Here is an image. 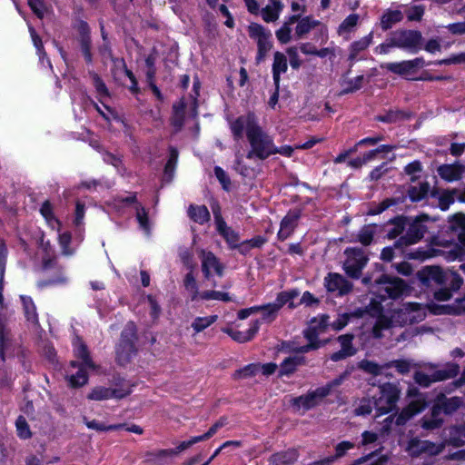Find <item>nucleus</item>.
<instances>
[{"label": "nucleus", "instance_id": "1", "mask_svg": "<svg viewBox=\"0 0 465 465\" xmlns=\"http://www.w3.org/2000/svg\"><path fill=\"white\" fill-rule=\"evenodd\" d=\"M247 139L251 145V150L247 153L248 159L257 157L260 160H265L275 153L276 146L272 137L259 124L248 132Z\"/></svg>", "mask_w": 465, "mask_h": 465}, {"label": "nucleus", "instance_id": "2", "mask_svg": "<svg viewBox=\"0 0 465 465\" xmlns=\"http://www.w3.org/2000/svg\"><path fill=\"white\" fill-rule=\"evenodd\" d=\"M407 231L394 243L396 248H402L421 240L428 232L427 223L431 221L428 214H420L416 217H407Z\"/></svg>", "mask_w": 465, "mask_h": 465}, {"label": "nucleus", "instance_id": "3", "mask_svg": "<svg viewBox=\"0 0 465 465\" xmlns=\"http://www.w3.org/2000/svg\"><path fill=\"white\" fill-rule=\"evenodd\" d=\"M137 330L134 322H128L124 327L121 341L116 351V360L121 365L130 362L132 357L136 354Z\"/></svg>", "mask_w": 465, "mask_h": 465}, {"label": "nucleus", "instance_id": "4", "mask_svg": "<svg viewBox=\"0 0 465 465\" xmlns=\"http://www.w3.org/2000/svg\"><path fill=\"white\" fill-rule=\"evenodd\" d=\"M379 394L373 396L374 408L380 414L391 412L396 409L401 390L395 383L386 382L378 388Z\"/></svg>", "mask_w": 465, "mask_h": 465}, {"label": "nucleus", "instance_id": "5", "mask_svg": "<svg viewBox=\"0 0 465 465\" xmlns=\"http://www.w3.org/2000/svg\"><path fill=\"white\" fill-rule=\"evenodd\" d=\"M460 372V365L455 362L446 363L441 370L428 375L422 371H416L413 379L417 384L428 388L431 383L446 381L456 377Z\"/></svg>", "mask_w": 465, "mask_h": 465}, {"label": "nucleus", "instance_id": "6", "mask_svg": "<svg viewBox=\"0 0 465 465\" xmlns=\"http://www.w3.org/2000/svg\"><path fill=\"white\" fill-rule=\"evenodd\" d=\"M395 325L404 326L418 323L425 319L426 312L420 303H404L401 308L392 312Z\"/></svg>", "mask_w": 465, "mask_h": 465}, {"label": "nucleus", "instance_id": "7", "mask_svg": "<svg viewBox=\"0 0 465 465\" xmlns=\"http://www.w3.org/2000/svg\"><path fill=\"white\" fill-rule=\"evenodd\" d=\"M299 291L294 289L291 291L282 292L278 294L276 302L260 306V311L262 312V322H271L274 320L276 312L285 304L289 303V308L296 307L292 300L297 297Z\"/></svg>", "mask_w": 465, "mask_h": 465}, {"label": "nucleus", "instance_id": "8", "mask_svg": "<svg viewBox=\"0 0 465 465\" xmlns=\"http://www.w3.org/2000/svg\"><path fill=\"white\" fill-rule=\"evenodd\" d=\"M345 254L347 258L343 262V269L346 274L352 279H359L369 260L367 255L359 248L348 249Z\"/></svg>", "mask_w": 465, "mask_h": 465}, {"label": "nucleus", "instance_id": "9", "mask_svg": "<svg viewBox=\"0 0 465 465\" xmlns=\"http://www.w3.org/2000/svg\"><path fill=\"white\" fill-rule=\"evenodd\" d=\"M379 285V292H384L388 298L397 299L401 297L408 289L404 280L397 276L382 274L374 281Z\"/></svg>", "mask_w": 465, "mask_h": 465}, {"label": "nucleus", "instance_id": "10", "mask_svg": "<svg viewBox=\"0 0 465 465\" xmlns=\"http://www.w3.org/2000/svg\"><path fill=\"white\" fill-rule=\"evenodd\" d=\"M417 278L422 286L434 288L446 285L449 277L440 266H425L417 272Z\"/></svg>", "mask_w": 465, "mask_h": 465}, {"label": "nucleus", "instance_id": "11", "mask_svg": "<svg viewBox=\"0 0 465 465\" xmlns=\"http://www.w3.org/2000/svg\"><path fill=\"white\" fill-rule=\"evenodd\" d=\"M391 45L402 49H417L421 42L422 35L416 30H397L390 35Z\"/></svg>", "mask_w": 465, "mask_h": 465}, {"label": "nucleus", "instance_id": "12", "mask_svg": "<svg viewBox=\"0 0 465 465\" xmlns=\"http://www.w3.org/2000/svg\"><path fill=\"white\" fill-rule=\"evenodd\" d=\"M445 445L436 444L429 440L412 439L408 445V451L412 457H419L421 454L435 456L443 451Z\"/></svg>", "mask_w": 465, "mask_h": 465}, {"label": "nucleus", "instance_id": "13", "mask_svg": "<svg viewBox=\"0 0 465 465\" xmlns=\"http://www.w3.org/2000/svg\"><path fill=\"white\" fill-rule=\"evenodd\" d=\"M324 286L329 292H337L339 295H344L351 292L353 284L343 275L336 272H330L324 279Z\"/></svg>", "mask_w": 465, "mask_h": 465}, {"label": "nucleus", "instance_id": "14", "mask_svg": "<svg viewBox=\"0 0 465 465\" xmlns=\"http://www.w3.org/2000/svg\"><path fill=\"white\" fill-rule=\"evenodd\" d=\"M131 385L119 389H111L105 387H95L87 396L92 401H104L111 398L118 400L124 399L132 392Z\"/></svg>", "mask_w": 465, "mask_h": 465}, {"label": "nucleus", "instance_id": "15", "mask_svg": "<svg viewBox=\"0 0 465 465\" xmlns=\"http://www.w3.org/2000/svg\"><path fill=\"white\" fill-rule=\"evenodd\" d=\"M303 335L308 343L294 350H297L300 353H304L311 350H317L320 347V322L316 317L310 321L308 327L303 331Z\"/></svg>", "mask_w": 465, "mask_h": 465}, {"label": "nucleus", "instance_id": "16", "mask_svg": "<svg viewBox=\"0 0 465 465\" xmlns=\"http://www.w3.org/2000/svg\"><path fill=\"white\" fill-rule=\"evenodd\" d=\"M384 367L386 369L395 368L398 373L405 375L410 373L413 369H420L424 367L430 370H434L437 366L431 362H414L410 359H399L385 363Z\"/></svg>", "mask_w": 465, "mask_h": 465}, {"label": "nucleus", "instance_id": "17", "mask_svg": "<svg viewBox=\"0 0 465 465\" xmlns=\"http://www.w3.org/2000/svg\"><path fill=\"white\" fill-rule=\"evenodd\" d=\"M258 125L254 114L248 113L246 115L239 116L231 124L232 134L236 140L242 138L243 131L246 130V136L248 137V132L251 129Z\"/></svg>", "mask_w": 465, "mask_h": 465}, {"label": "nucleus", "instance_id": "18", "mask_svg": "<svg viewBox=\"0 0 465 465\" xmlns=\"http://www.w3.org/2000/svg\"><path fill=\"white\" fill-rule=\"evenodd\" d=\"M425 62L422 58H415L414 60L403 61L401 63H389L382 64L381 67L393 74L403 75L414 73L417 69L422 68Z\"/></svg>", "mask_w": 465, "mask_h": 465}, {"label": "nucleus", "instance_id": "19", "mask_svg": "<svg viewBox=\"0 0 465 465\" xmlns=\"http://www.w3.org/2000/svg\"><path fill=\"white\" fill-rule=\"evenodd\" d=\"M320 401V393L318 390L309 392L291 400V405L295 411H302L305 412L318 405Z\"/></svg>", "mask_w": 465, "mask_h": 465}, {"label": "nucleus", "instance_id": "20", "mask_svg": "<svg viewBox=\"0 0 465 465\" xmlns=\"http://www.w3.org/2000/svg\"><path fill=\"white\" fill-rule=\"evenodd\" d=\"M12 340L6 327L5 320L0 315V361L5 362L11 356Z\"/></svg>", "mask_w": 465, "mask_h": 465}, {"label": "nucleus", "instance_id": "21", "mask_svg": "<svg viewBox=\"0 0 465 465\" xmlns=\"http://www.w3.org/2000/svg\"><path fill=\"white\" fill-rule=\"evenodd\" d=\"M299 210L290 211L287 215L282 219L281 223V228L278 232V237L280 240H285L288 238L297 225L298 219L300 217Z\"/></svg>", "mask_w": 465, "mask_h": 465}, {"label": "nucleus", "instance_id": "22", "mask_svg": "<svg viewBox=\"0 0 465 465\" xmlns=\"http://www.w3.org/2000/svg\"><path fill=\"white\" fill-rule=\"evenodd\" d=\"M408 220L406 216H397L393 219H391L388 223L386 230L387 237L389 239H395L400 236L404 230L407 228Z\"/></svg>", "mask_w": 465, "mask_h": 465}, {"label": "nucleus", "instance_id": "23", "mask_svg": "<svg viewBox=\"0 0 465 465\" xmlns=\"http://www.w3.org/2000/svg\"><path fill=\"white\" fill-rule=\"evenodd\" d=\"M297 450L291 449L286 451L272 454L269 461L272 465H291L297 460Z\"/></svg>", "mask_w": 465, "mask_h": 465}, {"label": "nucleus", "instance_id": "24", "mask_svg": "<svg viewBox=\"0 0 465 465\" xmlns=\"http://www.w3.org/2000/svg\"><path fill=\"white\" fill-rule=\"evenodd\" d=\"M450 229L456 234L460 244L465 248V214L454 215Z\"/></svg>", "mask_w": 465, "mask_h": 465}, {"label": "nucleus", "instance_id": "25", "mask_svg": "<svg viewBox=\"0 0 465 465\" xmlns=\"http://www.w3.org/2000/svg\"><path fill=\"white\" fill-rule=\"evenodd\" d=\"M439 402L445 414H451L455 412L462 404V399L460 397L447 398L444 392L437 395Z\"/></svg>", "mask_w": 465, "mask_h": 465}, {"label": "nucleus", "instance_id": "26", "mask_svg": "<svg viewBox=\"0 0 465 465\" xmlns=\"http://www.w3.org/2000/svg\"><path fill=\"white\" fill-rule=\"evenodd\" d=\"M463 171L464 167L460 164H443L438 168L440 177L447 181L459 180Z\"/></svg>", "mask_w": 465, "mask_h": 465}, {"label": "nucleus", "instance_id": "27", "mask_svg": "<svg viewBox=\"0 0 465 465\" xmlns=\"http://www.w3.org/2000/svg\"><path fill=\"white\" fill-rule=\"evenodd\" d=\"M20 299L23 303V309L25 312V316L28 322H30L35 326H38V315L36 312V307L32 298L25 295H21Z\"/></svg>", "mask_w": 465, "mask_h": 465}, {"label": "nucleus", "instance_id": "28", "mask_svg": "<svg viewBox=\"0 0 465 465\" xmlns=\"http://www.w3.org/2000/svg\"><path fill=\"white\" fill-rule=\"evenodd\" d=\"M287 70V59L285 55L280 52L274 54V60L272 64V74L274 84L279 87L280 74Z\"/></svg>", "mask_w": 465, "mask_h": 465}, {"label": "nucleus", "instance_id": "29", "mask_svg": "<svg viewBox=\"0 0 465 465\" xmlns=\"http://www.w3.org/2000/svg\"><path fill=\"white\" fill-rule=\"evenodd\" d=\"M188 215L193 221L200 224L208 222L211 217L205 205H190L188 208Z\"/></svg>", "mask_w": 465, "mask_h": 465}, {"label": "nucleus", "instance_id": "30", "mask_svg": "<svg viewBox=\"0 0 465 465\" xmlns=\"http://www.w3.org/2000/svg\"><path fill=\"white\" fill-rule=\"evenodd\" d=\"M217 231L225 239L232 249H236L238 247L240 236L238 232H236L231 227L227 226L226 223L220 222Z\"/></svg>", "mask_w": 465, "mask_h": 465}, {"label": "nucleus", "instance_id": "31", "mask_svg": "<svg viewBox=\"0 0 465 465\" xmlns=\"http://www.w3.org/2000/svg\"><path fill=\"white\" fill-rule=\"evenodd\" d=\"M114 68L113 69V75L116 78L118 74L124 73L132 82V86L130 87L131 91L135 93L138 91L137 81L135 79L134 74L127 69L126 64L123 59H115L114 60Z\"/></svg>", "mask_w": 465, "mask_h": 465}, {"label": "nucleus", "instance_id": "32", "mask_svg": "<svg viewBox=\"0 0 465 465\" xmlns=\"http://www.w3.org/2000/svg\"><path fill=\"white\" fill-rule=\"evenodd\" d=\"M403 15L400 10H388L381 18V26L382 30L390 29L394 24L401 21Z\"/></svg>", "mask_w": 465, "mask_h": 465}, {"label": "nucleus", "instance_id": "33", "mask_svg": "<svg viewBox=\"0 0 465 465\" xmlns=\"http://www.w3.org/2000/svg\"><path fill=\"white\" fill-rule=\"evenodd\" d=\"M178 159V151L174 147H170L169 159L164 167L163 181L171 182L173 177L174 168Z\"/></svg>", "mask_w": 465, "mask_h": 465}, {"label": "nucleus", "instance_id": "34", "mask_svg": "<svg viewBox=\"0 0 465 465\" xmlns=\"http://www.w3.org/2000/svg\"><path fill=\"white\" fill-rule=\"evenodd\" d=\"M302 357L293 356L286 358L280 366V375H290L293 373L298 365L302 362Z\"/></svg>", "mask_w": 465, "mask_h": 465}, {"label": "nucleus", "instance_id": "35", "mask_svg": "<svg viewBox=\"0 0 465 465\" xmlns=\"http://www.w3.org/2000/svg\"><path fill=\"white\" fill-rule=\"evenodd\" d=\"M271 35H272V34L269 32L267 35H265L264 36H262L257 40V45H258V54L256 56L257 63L262 62L265 58L267 53L271 50L272 44L269 41V38L271 37Z\"/></svg>", "mask_w": 465, "mask_h": 465}, {"label": "nucleus", "instance_id": "36", "mask_svg": "<svg viewBox=\"0 0 465 465\" xmlns=\"http://www.w3.org/2000/svg\"><path fill=\"white\" fill-rule=\"evenodd\" d=\"M429 183H421L419 186H411L408 190L409 196L412 202H417L423 199L429 193Z\"/></svg>", "mask_w": 465, "mask_h": 465}, {"label": "nucleus", "instance_id": "37", "mask_svg": "<svg viewBox=\"0 0 465 465\" xmlns=\"http://www.w3.org/2000/svg\"><path fill=\"white\" fill-rule=\"evenodd\" d=\"M409 117H410L409 114H407L403 111H401V110H397V111H389L384 115L376 116L375 119L379 122L393 124V123H396L398 121H401V120H403V119H406Z\"/></svg>", "mask_w": 465, "mask_h": 465}, {"label": "nucleus", "instance_id": "38", "mask_svg": "<svg viewBox=\"0 0 465 465\" xmlns=\"http://www.w3.org/2000/svg\"><path fill=\"white\" fill-rule=\"evenodd\" d=\"M261 371V364H249L242 369L235 371L233 373L234 380L246 379L255 376Z\"/></svg>", "mask_w": 465, "mask_h": 465}, {"label": "nucleus", "instance_id": "39", "mask_svg": "<svg viewBox=\"0 0 465 465\" xmlns=\"http://www.w3.org/2000/svg\"><path fill=\"white\" fill-rule=\"evenodd\" d=\"M404 198H387L383 200L381 203H380L377 206L374 208H371L369 210L368 214L371 215H376L386 209H388L390 206L396 205L398 203H403Z\"/></svg>", "mask_w": 465, "mask_h": 465}, {"label": "nucleus", "instance_id": "40", "mask_svg": "<svg viewBox=\"0 0 465 465\" xmlns=\"http://www.w3.org/2000/svg\"><path fill=\"white\" fill-rule=\"evenodd\" d=\"M358 368L372 375H380L382 370L386 369L384 365L381 366L376 362L368 360L361 361L358 364Z\"/></svg>", "mask_w": 465, "mask_h": 465}, {"label": "nucleus", "instance_id": "41", "mask_svg": "<svg viewBox=\"0 0 465 465\" xmlns=\"http://www.w3.org/2000/svg\"><path fill=\"white\" fill-rule=\"evenodd\" d=\"M77 357L82 360L81 365H84V367H87L92 370H95L96 366L92 361L89 351L87 350V347L84 343H81L77 349Z\"/></svg>", "mask_w": 465, "mask_h": 465}, {"label": "nucleus", "instance_id": "42", "mask_svg": "<svg viewBox=\"0 0 465 465\" xmlns=\"http://www.w3.org/2000/svg\"><path fill=\"white\" fill-rule=\"evenodd\" d=\"M217 320V315L208 317H197L192 323V328L195 332H200L212 325Z\"/></svg>", "mask_w": 465, "mask_h": 465}, {"label": "nucleus", "instance_id": "43", "mask_svg": "<svg viewBox=\"0 0 465 465\" xmlns=\"http://www.w3.org/2000/svg\"><path fill=\"white\" fill-rule=\"evenodd\" d=\"M375 224L365 225L359 232L358 239L365 246L370 245L375 233Z\"/></svg>", "mask_w": 465, "mask_h": 465}, {"label": "nucleus", "instance_id": "44", "mask_svg": "<svg viewBox=\"0 0 465 465\" xmlns=\"http://www.w3.org/2000/svg\"><path fill=\"white\" fill-rule=\"evenodd\" d=\"M17 435L21 439H29L32 436L29 425L24 416H19L15 421Z\"/></svg>", "mask_w": 465, "mask_h": 465}, {"label": "nucleus", "instance_id": "45", "mask_svg": "<svg viewBox=\"0 0 465 465\" xmlns=\"http://www.w3.org/2000/svg\"><path fill=\"white\" fill-rule=\"evenodd\" d=\"M84 367V365H80L76 374H72L70 376L69 382L72 387H81L87 382L88 378Z\"/></svg>", "mask_w": 465, "mask_h": 465}, {"label": "nucleus", "instance_id": "46", "mask_svg": "<svg viewBox=\"0 0 465 465\" xmlns=\"http://www.w3.org/2000/svg\"><path fill=\"white\" fill-rule=\"evenodd\" d=\"M203 257L205 259V261L207 262V264L214 269L215 272L220 276L222 277L223 275V270H224V266L220 263L219 260L217 259V257L213 253V252H207V253H204V252H203Z\"/></svg>", "mask_w": 465, "mask_h": 465}, {"label": "nucleus", "instance_id": "47", "mask_svg": "<svg viewBox=\"0 0 465 465\" xmlns=\"http://www.w3.org/2000/svg\"><path fill=\"white\" fill-rule=\"evenodd\" d=\"M371 35H370L368 37L361 39L360 41L354 42L351 46L349 59L353 60L359 52L366 49L371 43Z\"/></svg>", "mask_w": 465, "mask_h": 465}, {"label": "nucleus", "instance_id": "48", "mask_svg": "<svg viewBox=\"0 0 465 465\" xmlns=\"http://www.w3.org/2000/svg\"><path fill=\"white\" fill-rule=\"evenodd\" d=\"M145 456L148 458L147 461H160L163 459L175 456L173 449L169 450H159L157 451H148Z\"/></svg>", "mask_w": 465, "mask_h": 465}, {"label": "nucleus", "instance_id": "49", "mask_svg": "<svg viewBox=\"0 0 465 465\" xmlns=\"http://www.w3.org/2000/svg\"><path fill=\"white\" fill-rule=\"evenodd\" d=\"M202 300H220L223 302H231L232 298L227 292H223L219 291H204L201 292Z\"/></svg>", "mask_w": 465, "mask_h": 465}, {"label": "nucleus", "instance_id": "50", "mask_svg": "<svg viewBox=\"0 0 465 465\" xmlns=\"http://www.w3.org/2000/svg\"><path fill=\"white\" fill-rule=\"evenodd\" d=\"M364 80L363 75H358L354 78V80L350 79L347 80L346 78L343 80L344 84L346 86L344 87L342 94H349L353 93L357 90H359L362 86V82Z\"/></svg>", "mask_w": 465, "mask_h": 465}, {"label": "nucleus", "instance_id": "51", "mask_svg": "<svg viewBox=\"0 0 465 465\" xmlns=\"http://www.w3.org/2000/svg\"><path fill=\"white\" fill-rule=\"evenodd\" d=\"M366 461H370L367 465H388V459L386 456H382L377 460H373V453L354 460L352 465H361Z\"/></svg>", "mask_w": 465, "mask_h": 465}, {"label": "nucleus", "instance_id": "52", "mask_svg": "<svg viewBox=\"0 0 465 465\" xmlns=\"http://www.w3.org/2000/svg\"><path fill=\"white\" fill-rule=\"evenodd\" d=\"M421 427L428 430H433L439 429L443 424V420L441 418H430L424 416L421 420Z\"/></svg>", "mask_w": 465, "mask_h": 465}, {"label": "nucleus", "instance_id": "53", "mask_svg": "<svg viewBox=\"0 0 465 465\" xmlns=\"http://www.w3.org/2000/svg\"><path fill=\"white\" fill-rule=\"evenodd\" d=\"M374 408L373 399H362L360 401L359 406L355 409L354 412L356 415H368L372 411Z\"/></svg>", "mask_w": 465, "mask_h": 465}, {"label": "nucleus", "instance_id": "54", "mask_svg": "<svg viewBox=\"0 0 465 465\" xmlns=\"http://www.w3.org/2000/svg\"><path fill=\"white\" fill-rule=\"evenodd\" d=\"M228 423V419L227 417L225 416H223L221 417L209 430L206 433H204L203 435H201L202 439L203 440H206L208 439H210L211 437H213L216 431L218 430V429L227 425Z\"/></svg>", "mask_w": 465, "mask_h": 465}, {"label": "nucleus", "instance_id": "55", "mask_svg": "<svg viewBox=\"0 0 465 465\" xmlns=\"http://www.w3.org/2000/svg\"><path fill=\"white\" fill-rule=\"evenodd\" d=\"M78 41L86 63L91 64L93 61V55L91 53V38L78 39Z\"/></svg>", "mask_w": 465, "mask_h": 465}, {"label": "nucleus", "instance_id": "56", "mask_svg": "<svg viewBox=\"0 0 465 465\" xmlns=\"http://www.w3.org/2000/svg\"><path fill=\"white\" fill-rule=\"evenodd\" d=\"M249 35L252 38L259 39L269 33L264 27L259 24L252 23L248 27Z\"/></svg>", "mask_w": 465, "mask_h": 465}, {"label": "nucleus", "instance_id": "57", "mask_svg": "<svg viewBox=\"0 0 465 465\" xmlns=\"http://www.w3.org/2000/svg\"><path fill=\"white\" fill-rule=\"evenodd\" d=\"M354 335L352 334H345L339 337V341L341 342V349L345 350L347 352L351 351V355H354L357 350L352 346V340Z\"/></svg>", "mask_w": 465, "mask_h": 465}, {"label": "nucleus", "instance_id": "58", "mask_svg": "<svg viewBox=\"0 0 465 465\" xmlns=\"http://www.w3.org/2000/svg\"><path fill=\"white\" fill-rule=\"evenodd\" d=\"M406 14L410 21H420L424 14V7L422 5L411 6Z\"/></svg>", "mask_w": 465, "mask_h": 465}, {"label": "nucleus", "instance_id": "59", "mask_svg": "<svg viewBox=\"0 0 465 465\" xmlns=\"http://www.w3.org/2000/svg\"><path fill=\"white\" fill-rule=\"evenodd\" d=\"M214 173L219 182L222 183L223 188L226 191H229L231 185V180L226 174V173L219 166L214 168Z\"/></svg>", "mask_w": 465, "mask_h": 465}, {"label": "nucleus", "instance_id": "60", "mask_svg": "<svg viewBox=\"0 0 465 465\" xmlns=\"http://www.w3.org/2000/svg\"><path fill=\"white\" fill-rule=\"evenodd\" d=\"M180 257L183 263L190 270L193 271L195 267V263L193 260V252L189 249H183L180 252Z\"/></svg>", "mask_w": 465, "mask_h": 465}, {"label": "nucleus", "instance_id": "61", "mask_svg": "<svg viewBox=\"0 0 465 465\" xmlns=\"http://www.w3.org/2000/svg\"><path fill=\"white\" fill-rule=\"evenodd\" d=\"M449 280L446 284L449 285V289L450 292H456L460 290L463 283V279L457 273H451L450 275H448Z\"/></svg>", "mask_w": 465, "mask_h": 465}, {"label": "nucleus", "instance_id": "62", "mask_svg": "<svg viewBox=\"0 0 465 465\" xmlns=\"http://www.w3.org/2000/svg\"><path fill=\"white\" fill-rule=\"evenodd\" d=\"M92 78L96 91L101 95H108V89L106 88L105 84L104 83L102 78L95 73H92Z\"/></svg>", "mask_w": 465, "mask_h": 465}, {"label": "nucleus", "instance_id": "63", "mask_svg": "<svg viewBox=\"0 0 465 465\" xmlns=\"http://www.w3.org/2000/svg\"><path fill=\"white\" fill-rule=\"evenodd\" d=\"M377 328L381 330L390 329L392 325H394L393 316L388 318L384 315H380L374 324Z\"/></svg>", "mask_w": 465, "mask_h": 465}, {"label": "nucleus", "instance_id": "64", "mask_svg": "<svg viewBox=\"0 0 465 465\" xmlns=\"http://www.w3.org/2000/svg\"><path fill=\"white\" fill-rule=\"evenodd\" d=\"M291 27L283 25L278 31H276L278 40L282 44H287L291 40Z\"/></svg>", "mask_w": 465, "mask_h": 465}]
</instances>
